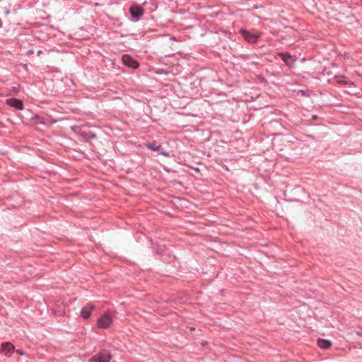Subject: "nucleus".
I'll use <instances>...</instances> for the list:
<instances>
[{"mask_svg":"<svg viewBox=\"0 0 362 362\" xmlns=\"http://www.w3.org/2000/svg\"><path fill=\"white\" fill-rule=\"evenodd\" d=\"M113 322V317L110 313L103 314L97 321V326L101 329H107L111 327Z\"/></svg>","mask_w":362,"mask_h":362,"instance_id":"1","label":"nucleus"},{"mask_svg":"<svg viewBox=\"0 0 362 362\" xmlns=\"http://www.w3.org/2000/svg\"><path fill=\"white\" fill-rule=\"evenodd\" d=\"M111 355L109 351L103 350L90 358V362H110Z\"/></svg>","mask_w":362,"mask_h":362,"instance_id":"2","label":"nucleus"},{"mask_svg":"<svg viewBox=\"0 0 362 362\" xmlns=\"http://www.w3.org/2000/svg\"><path fill=\"white\" fill-rule=\"evenodd\" d=\"M122 60L124 65L133 69H137L139 66V62L128 54L123 55Z\"/></svg>","mask_w":362,"mask_h":362,"instance_id":"3","label":"nucleus"},{"mask_svg":"<svg viewBox=\"0 0 362 362\" xmlns=\"http://www.w3.org/2000/svg\"><path fill=\"white\" fill-rule=\"evenodd\" d=\"M144 9L139 5H133L130 8V13L135 19H139L144 14Z\"/></svg>","mask_w":362,"mask_h":362,"instance_id":"4","label":"nucleus"},{"mask_svg":"<svg viewBox=\"0 0 362 362\" xmlns=\"http://www.w3.org/2000/svg\"><path fill=\"white\" fill-rule=\"evenodd\" d=\"M93 308L94 305L92 304L88 303L86 305H85L81 311V317L84 320L88 319L91 315L92 310H93Z\"/></svg>","mask_w":362,"mask_h":362,"instance_id":"5","label":"nucleus"},{"mask_svg":"<svg viewBox=\"0 0 362 362\" xmlns=\"http://www.w3.org/2000/svg\"><path fill=\"white\" fill-rule=\"evenodd\" d=\"M1 350L7 356H11L15 351L14 346L10 342H5L1 344Z\"/></svg>","mask_w":362,"mask_h":362,"instance_id":"6","label":"nucleus"},{"mask_svg":"<svg viewBox=\"0 0 362 362\" xmlns=\"http://www.w3.org/2000/svg\"><path fill=\"white\" fill-rule=\"evenodd\" d=\"M6 103L11 106L14 107L18 110H23V104L22 100L16 98H10L6 100Z\"/></svg>","mask_w":362,"mask_h":362,"instance_id":"7","label":"nucleus"},{"mask_svg":"<svg viewBox=\"0 0 362 362\" xmlns=\"http://www.w3.org/2000/svg\"><path fill=\"white\" fill-rule=\"evenodd\" d=\"M240 33H242L243 37L249 42H255L259 37L258 35L251 34L245 30H241Z\"/></svg>","mask_w":362,"mask_h":362,"instance_id":"8","label":"nucleus"},{"mask_svg":"<svg viewBox=\"0 0 362 362\" xmlns=\"http://www.w3.org/2000/svg\"><path fill=\"white\" fill-rule=\"evenodd\" d=\"M279 56L281 58V59L285 62V64L288 66H291L295 62V59L288 53H280Z\"/></svg>","mask_w":362,"mask_h":362,"instance_id":"9","label":"nucleus"},{"mask_svg":"<svg viewBox=\"0 0 362 362\" xmlns=\"http://www.w3.org/2000/svg\"><path fill=\"white\" fill-rule=\"evenodd\" d=\"M317 344L319 347L323 349H329L332 346V342L329 340L324 339H318L317 340Z\"/></svg>","mask_w":362,"mask_h":362,"instance_id":"10","label":"nucleus"},{"mask_svg":"<svg viewBox=\"0 0 362 362\" xmlns=\"http://www.w3.org/2000/svg\"><path fill=\"white\" fill-rule=\"evenodd\" d=\"M147 147L151 150L156 151L158 149V146H157L155 143H149L147 144Z\"/></svg>","mask_w":362,"mask_h":362,"instance_id":"11","label":"nucleus"},{"mask_svg":"<svg viewBox=\"0 0 362 362\" xmlns=\"http://www.w3.org/2000/svg\"><path fill=\"white\" fill-rule=\"evenodd\" d=\"M16 353H17V354H18L19 355H23V354H24V353L23 352V351H22V350H21V349H18V350H16Z\"/></svg>","mask_w":362,"mask_h":362,"instance_id":"12","label":"nucleus"},{"mask_svg":"<svg viewBox=\"0 0 362 362\" xmlns=\"http://www.w3.org/2000/svg\"><path fill=\"white\" fill-rule=\"evenodd\" d=\"M90 138H95V134H91V136H90Z\"/></svg>","mask_w":362,"mask_h":362,"instance_id":"13","label":"nucleus"},{"mask_svg":"<svg viewBox=\"0 0 362 362\" xmlns=\"http://www.w3.org/2000/svg\"><path fill=\"white\" fill-rule=\"evenodd\" d=\"M37 54H38V55H40V54H42V51H39V52H37Z\"/></svg>","mask_w":362,"mask_h":362,"instance_id":"14","label":"nucleus"},{"mask_svg":"<svg viewBox=\"0 0 362 362\" xmlns=\"http://www.w3.org/2000/svg\"><path fill=\"white\" fill-rule=\"evenodd\" d=\"M190 329H191V330H194V328L191 327V328H190Z\"/></svg>","mask_w":362,"mask_h":362,"instance_id":"15","label":"nucleus"}]
</instances>
